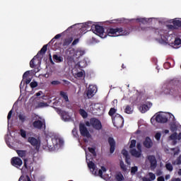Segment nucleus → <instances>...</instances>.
Listing matches in <instances>:
<instances>
[{
  "label": "nucleus",
  "instance_id": "obj_1",
  "mask_svg": "<svg viewBox=\"0 0 181 181\" xmlns=\"http://www.w3.org/2000/svg\"><path fill=\"white\" fill-rule=\"evenodd\" d=\"M33 165L34 163L31 160L28 158H25L23 160V165L21 168L23 176H29V175H32V172H33L34 169Z\"/></svg>",
  "mask_w": 181,
  "mask_h": 181
},
{
  "label": "nucleus",
  "instance_id": "obj_2",
  "mask_svg": "<svg viewBox=\"0 0 181 181\" xmlns=\"http://www.w3.org/2000/svg\"><path fill=\"white\" fill-rule=\"evenodd\" d=\"M169 37H168V35H161L160 43L162 45H169V46H172L174 49H179V46L181 45L180 38H175L174 42H170Z\"/></svg>",
  "mask_w": 181,
  "mask_h": 181
},
{
  "label": "nucleus",
  "instance_id": "obj_3",
  "mask_svg": "<svg viewBox=\"0 0 181 181\" xmlns=\"http://www.w3.org/2000/svg\"><path fill=\"white\" fill-rule=\"evenodd\" d=\"M108 36H112L114 37L117 36H127L129 33V31L122 29V28H108L107 30Z\"/></svg>",
  "mask_w": 181,
  "mask_h": 181
},
{
  "label": "nucleus",
  "instance_id": "obj_4",
  "mask_svg": "<svg viewBox=\"0 0 181 181\" xmlns=\"http://www.w3.org/2000/svg\"><path fill=\"white\" fill-rule=\"evenodd\" d=\"M112 121L116 128H122L124 127V117L119 114H116L112 117Z\"/></svg>",
  "mask_w": 181,
  "mask_h": 181
},
{
  "label": "nucleus",
  "instance_id": "obj_5",
  "mask_svg": "<svg viewBox=\"0 0 181 181\" xmlns=\"http://www.w3.org/2000/svg\"><path fill=\"white\" fill-rule=\"evenodd\" d=\"M90 30L95 33V35H98L100 37L104 36V27L96 25L91 27Z\"/></svg>",
  "mask_w": 181,
  "mask_h": 181
},
{
  "label": "nucleus",
  "instance_id": "obj_6",
  "mask_svg": "<svg viewBox=\"0 0 181 181\" xmlns=\"http://www.w3.org/2000/svg\"><path fill=\"white\" fill-rule=\"evenodd\" d=\"M90 125L93 127V128H94V129H96L97 131H100V129L103 128L101 122L95 117L90 118Z\"/></svg>",
  "mask_w": 181,
  "mask_h": 181
},
{
  "label": "nucleus",
  "instance_id": "obj_7",
  "mask_svg": "<svg viewBox=\"0 0 181 181\" xmlns=\"http://www.w3.org/2000/svg\"><path fill=\"white\" fill-rule=\"evenodd\" d=\"M11 163L12 166L16 168V169H21L22 165H23V161L19 157H13L11 159Z\"/></svg>",
  "mask_w": 181,
  "mask_h": 181
},
{
  "label": "nucleus",
  "instance_id": "obj_8",
  "mask_svg": "<svg viewBox=\"0 0 181 181\" xmlns=\"http://www.w3.org/2000/svg\"><path fill=\"white\" fill-rule=\"evenodd\" d=\"M79 132L82 136H86V138H90L91 135L90 134V132L87 129L86 124L83 123L79 124Z\"/></svg>",
  "mask_w": 181,
  "mask_h": 181
},
{
  "label": "nucleus",
  "instance_id": "obj_9",
  "mask_svg": "<svg viewBox=\"0 0 181 181\" xmlns=\"http://www.w3.org/2000/svg\"><path fill=\"white\" fill-rule=\"evenodd\" d=\"M55 111H57V114L61 115L62 119L64 121H70V115H69V112L62 110L61 109H59L57 107H55Z\"/></svg>",
  "mask_w": 181,
  "mask_h": 181
},
{
  "label": "nucleus",
  "instance_id": "obj_10",
  "mask_svg": "<svg viewBox=\"0 0 181 181\" xmlns=\"http://www.w3.org/2000/svg\"><path fill=\"white\" fill-rule=\"evenodd\" d=\"M155 119L156 122H158L159 124H166V122L168 121V116L163 113L158 114L156 116Z\"/></svg>",
  "mask_w": 181,
  "mask_h": 181
},
{
  "label": "nucleus",
  "instance_id": "obj_11",
  "mask_svg": "<svg viewBox=\"0 0 181 181\" xmlns=\"http://www.w3.org/2000/svg\"><path fill=\"white\" fill-rule=\"evenodd\" d=\"M28 142H29L32 146H35L37 150H39V148H40V141L35 137H28Z\"/></svg>",
  "mask_w": 181,
  "mask_h": 181
},
{
  "label": "nucleus",
  "instance_id": "obj_12",
  "mask_svg": "<svg viewBox=\"0 0 181 181\" xmlns=\"http://www.w3.org/2000/svg\"><path fill=\"white\" fill-rule=\"evenodd\" d=\"M179 86L177 85L173 86L170 90H165V94L170 95H177L179 94Z\"/></svg>",
  "mask_w": 181,
  "mask_h": 181
},
{
  "label": "nucleus",
  "instance_id": "obj_13",
  "mask_svg": "<svg viewBox=\"0 0 181 181\" xmlns=\"http://www.w3.org/2000/svg\"><path fill=\"white\" fill-rule=\"evenodd\" d=\"M97 93V86L90 85L87 91V97L91 98L94 96V93Z\"/></svg>",
  "mask_w": 181,
  "mask_h": 181
},
{
  "label": "nucleus",
  "instance_id": "obj_14",
  "mask_svg": "<svg viewBox=\"0 0 181 181\" xmlns=\"http://www.w3.org/2000/svg\"><path fill=\"white\" fill-rule=\"evenodd\" d=\"M107 142L110 146V153H112L113 152L115 151V145H116L115 140L114 139L113 137L110 136L107 138Z\"/></svg>",
  "mask_w": 181,
  "mask_h": 181
},
{
  "label": "nucleus",
  "instance_id": "obj_15",
  "mask_svg": "<svg viewBox=\"0 0 181 181\" xmlns=\"http://www.w3.org/2000/svg\"><path fill=\"white\" fill-rule=\"evenodd\" d=\"M148 160L150 162L151 169H156V166H158V161L156 160L155 156H148Z\"/></svg>",
  "mask_w": 181,
  "mask_h": 181
},
{
  "label": "nucleus",
  "instance_id": "obj_16",
  "mask_svg": "<svg viewBox=\"0 0 181 181\" xmlns=\"http://www.w3.org/2000/svg\"><path fill=\"white\" fill-rule=\"evenodd\" d=\"M143 145L144 148H146L147 149H151V148L153 146V142H152V139H151L149 136H147L143 142Z\"/></svg>",
  "mask_w": 181,
  "mask_h": 181
},
{
  "label": "nucleus",
  "instance_id": "obj_17",
  "mask_svg": "<svg viewBox=\"0 0 181 181\" xmlns=\"http://www.w3.org/2000/svg\"><path fill=\"white\" fill-rule=\"evenodd\" d=\"M152 107V103L151 102H147L146 104L142 105L140 107L139 110L142 114H145L146 111H148L149 108Z\"/></svg>",
  "mask_w": 181,
  "mask_h": 181
},
{
  "label": "nucleus",
  "instance_id": "obj_18",
  "mask_svg": "<svg viewBox=\"0 0 181 181\" xmlns=\"http://www.w3.org/2000/svg\"><path fill=\"white\" fill-rule=\"evenodd\" d=\"M43 125H45V122H42V120L38 119L33 122V127L35 128V129H42Z\"/></svg>",
  "mask_w": 181,
  "mask_h": 181
},
{
  "label": "nucleus",
  "instance_id": "obj_19",
  "mask_svg": "<svg viewBox=\"0 0 181 181\" xmlns=\"http://www.w3.org/2000/svg\"><path fill=\"white\" fill-rule=\"evenodd\" d=\"M52 145L50 144V143L47 142V146L48 148V150L50 151H54V149H56V146H57V139H52Z\"/></svg>",
  "mask_w": 181,
  "mask_h": 181
},
{
  "label": "nucleus",
  "instance_id": "obj_20",
  "mask_svg": "<svg viewBox=\"0 0 181 181\" xmlns=\"http://www.w3.org/2000/svg\"><path fill=\"white\" fill-rule=\"evenodd\" d=\"M92 26H95L93 25V23L91 22H87L83 24L82 28H81V33H86L87 32V29L89 28H91Z\"/></svg>",
  "mask_w": 181,
  "mask_h": 181
},
{
  "label": "nucleus",
  "instance_id": "obj_21",
  "mask_svg": "<svg viewBox=\"0 0 181 181\" xmlns=\"http://www.w3.org/2000/svg\"><path fill=\"white\" fill-rule=\"evenodd\" d=\"M129 153H131V156L134 158H141V155L142 153L141 151H139V150L136 151L135 148L130 149Z\"/></svg>",
  "mask_w": 181,
  "mask_h": 181
},
{
  "label": "nucleus",
  "instance_id": "obj_22",
  "mask_svg": "<svg viewBox=\"0 0 181 181\" xmlns=\"http://www.w3.org/2000/svg\"><path fill=\"white\" fill-rule=\"evenodd\" d=\"M47 51V45H45L42 49L38 52V53L35 55V57H40V59L42 57L43 54L46 53Z\"/></svg>",
  "mask_w": 181,
  "mask_h": 181
},
{
  "label": "nucleus",
  "instance_id": "obj_23",
  "mask_svg": "<svg viewBox=\"0 0 181 181\" xmlns=\"http://www.w3.org/2000/svg\"><path fill=\"white\" fill-rule=\"evenodd\" d=\"M16 153L19 156V158H21V159H26V155H28V151L25 150H17Z\"/></svg>",
  "mask_w": 181,
  "mask_h": 181
},
{
  "label": "nucleus",
  "instance_id": "obj_24",
  "mask_svg": "<svg viewBox=\"0 0 181 181\" xmlns=\"http://www.w3.org/2000/svg\"><path fill=\"white\" fill-rule=\"evenodd\" d=\"M71 42H73L72 37L64 39L63 45H62L63 47L66 49V47H69V46H70V45H71Z\"/></svg>",
  "mask_w": 181,
  "mask_h": 181
},
{
  "label": "nucleus",
  "instance_id": "obj_25",
  "mask_svg": "<svg viewBox=\"0 0 181 181\" xmlns=\"http://www.w3.org/2000/svg\"><path fill=\"white\" fill-rule=\"evenodd\" d=\"M40 57H36V56H35L31 61L30 62V67H31V69H35V66L36 64V62H37V63H39V62H40ZM35 60H36V62H35Z\"/></svg>",
  "mask_w": 181,
  "mask_h": 181
},
{
  "label": "nucleus",
  "instance_id": "obj_26",
  "mask_svg": "<svg viewBox=\"0 0 181 181\" xmlns=\"http://www.w3.org/2000/svg\"><path fill=\"white\" fill-rule=\"evenodd\" d=\"M60 97L64 100L65 103H69V95H67V92H64L63 90H61L59 93Z\"/></svg>",
  "mask_w": 181,
  "mask_h": 181
},
{
  "label": "nucleus",
  "instance_id": "obj_27",
  "mask_svg": "<svg viewBox=\"0 0 181 181\" xmlns=\"http://www.w3.org/2000/svg\"><path fill=\"white\" fill-rule=\"evenodd\" d=\"M88 167L93 170V175H97V170H95V163H94L93 161H89L88 163Z\"/></svg>",
  "mask_w": 181,
  "mask_h": 181
},
{
  "label": "nucleus",
  "instance_id": "obj_28",
  "mask_svg": "<svg viewBox=\"0 0 181 181\" xmlns=\"http://www.w3.org/2000/svg\"><path fill=\"white\" fill-rule=\"evenodd\" d=\"M172 164L174 166H180L181 165V154L175 160L172 162Z\"/></svg>",
  "mask_w": 181,
  "mask_h": 181
},
{
  "label": "nucleus",
  "instance_id": "obj_29",
  "mask_svg": "<svg viewBox=\"0 0 181 181\" xmlns=\"http://www.w3.org/2000/svg\"><path fill=\"white\" fill-rule=\"evenodd\" d=\"M52 57L54 61L56 63H62V62H63V57H62L61 56H58L57 54H54Z\"/></svg>",
  "mask_w": 181,
  "mask_h": 181
},
{
  "label": "nucleus",
  "instance_id": "obj_30",
  "mask_svg": "<svg viewBox=\"0 0 181 181\" xmlns=\"http://www.w3.org/2000/svg\"><path fill=\"white\" fill-rule=\"evenodd\" d=\"M134 111V109L132 108V107H131L130 105H126V107L124 109V112L126 114H132Z\"/></svg>",
  "mask_w": 181,
  "mask_h": 181
},
{
  "label": "nucleus",
  "instance_id": "obj_31",
  "mask_svg": "<svg viewBox=\"0 0 181 181\" xmlns=\"http://www.w3.org/2000/svg\"><path fill=\"white\" fill-rule=\"evenodd\" d=\"M78 66L81 69H84V67L87 66V62H86L85 59H83L78 63Z\"/></svg>",
  "mask_w": 181,
  "mask_h": 181
},
{
  "label": "nucleus",
  "instance_id": "obj_32",
  "mask_svg": "<svg viewBox=\"0 0 181 181\" xmlns=\"http://www.w3.org/2000/svg\"><path fill=\"white\" fill-rule=\"evenodd\" d=\"M173 25H175L176 28H181V21L177 20L176 18L173 20Z\"/></svg>",
  "mask_w": 181,
  "mask_h": 181
},
{
  "label": "nucleus",
  "instance_id": "obj_33",
  "mask_svg": "<svg viewBox=\"0 0 181 181\" xmlns=\"http://www.w3.org/2000/svg\"><path fill=\"white\" fill-rule=\"evenodd\" d=\"M79 114L83 117V118H87L88 117V114L87 112L84 110V109H80L79 110Z\"/></svg>",
  "mask_w": 181,
  "mask_h": 181
},
{
  "label": "nucleus",
  "instance_id": "obj_34",
  "mask_svg": "<svg viewBox=\"0 0 181 181\" xmlns=\"http://www.w3.org/2000/svg\"><path fill=\"white\" fill-rule=\"evenodd\" d=\"M136 99L133 101L134 104L136 105H139L141 104V95H136Z\"/></svg>",
  "mask_w": 181,
  "mask_h": 181
},
{
  "label": "nucleus",
  "instance_id": "obj_35",
  "mask_svg": "<svg viewBox=\"0 0 181 181\" xmlns=\"http://www.w3.org/2000/svg\"><path fill=\"white\" fill-rule=\"evenodd\" d=\"M115 112H117V109H115V107H111L108 112V115H110V117H112V118Z\"/></svg>",
  "mask_w": 181,
  "mask_h": 181
},
{
  "label": "nucleus",
  "instance_id": "obj_36",
  "mask_svg": "<svg viewBox=\"0 0 181 181\" xmlns=\"http://www.w3.org/2000/svg\"><path fill=\"white\" fill-rule=\"evenodd\" d=\"M170 151H173L174 156H176V155H179L180 153V149L179 148H170Z\"/></svg>",
  "mask_w": 181,
  "mask_h": 181
},
{
  "label": "nucleus",
  "instance_id": "obj_37",
  "mask_svg": "<svg viewBox=\"0 0 181 181\" xmlns=\"http://www.w3.org/2000/svg\"><path fill=\"white\" fill-rule=\"evenodd\" d=\"M88 151L92 153L93 156H97V153L95 152V148L93 147H88Z\"/></svg>",
  "mask_w": 181,
  "mask_h": 181
},
{
  "label": "nucleus",
  "instance_id": "obj_38",
  "mask_svg": "<svg viewBox=\"0 0 181 181\" xmlns=\"http://www.w3.org/2000/svg\"><path fill=\"white\" fill-rule=\"evenodd\" d=\"M115 179L117 181H122L124 180V175H122L121 173L117 174L115 175Z\"/></svg>",
  "mask_w": 181,
  "mask_h": 181
},
{
  "label": "nucleus",
  "instance_id": "obj_39",
  "mask_svg": "<svg viewBox=\"0 0 181 181\" xmlns=\"http://www.w3.org/2000/svg\"><path fill=\"white\" fill-rule=\"evenodd\" d=\"M18 118L21 122H25L26 121V116L23 114L20 113L18 115Z\"/></svg>",
  "mask_w": 181,
  "mask_h": 181
},
{
  "label": "nucleus",
  "instance_id": "obj_40",
  "mask_svg": "<svg viewBox=\"0 0 181 181\" xmlns=\"http://www.w3.org/2000/svg\"><path fill=\"white\" fill-rule=\"evenodd\" d=\"M120 168L123 172H127V165L124 163V161L120 160L119 162Z\"/></svg>",
  "mask_w": 181,
  "mask_h": 181
},
{
  "label": "nucleus",
  "instance_id": "obj_41",
  "mask_svg": "<svg viewBox=\"0 0 181 181\" xmlns=\"http://www.w3.org/2000/svg\"><path fill=\"white\" fill-rule=\"evenodd\" d=\"M135 146H136V140L133 139L130 142L129 148L130 149H134V148H135Z\"/></svg>",
  "mask_w": 181,
  "mask_h": 181
},
{
  "label": "nucleus",
  "instance_id": "obj_42",
  "mask_svg": "<svg viewBox=\"0 0 181 181\" xmlns=\"http://www.w3.org/2000/svg\"><path fill=\"white\" fill-rule=\"evenodd\" d=\"M170 139H171V141H176V139H177V133L175 132L173 134H172L170 136H169Z\"/></svg>",
  "mask_w": 181,
  "mask_h": 181
},
{
  "label": "nucleus",
  "instance_id": "obj_43",
  "mask_svg": "<svg viewBox=\"0 0 181 181\" xmlns=\"http://www.w3.org/2000/svg\"><path fill=\"white\" fill-rule=\"evenodd\" d=\"M136 21L140 23H143V25H146V23H148V20H146V18H137Z\"/></svg>",
  "mask_w": 181,
  "mask_h": 181
},
{
  "label": "nucleus",
  "instance_id": "obj_44",
  "mask_svg": "<svg viewBox=\"0 0 181 181\" xmlns=\"http://www.w3.org/2000/svg\"><path fill=\"white\" fill-rule=\"evenodd\" d=\"M165 168L167 170H169V172H172V170H173V165H172L170 163L165 164Z\"/></svg>",
  "mask_w": 181,
  "mask_h": 181
},
{
  "label": "nucleus",
  "instance_id": "obj_45",
  "mask_svg": "<svg viewBox=\"0 0 181 181\" xmlns=\"http://www.w3.org/2000/svg\"><path fill=\"white\" fill-rule=\"evenodd\" d=\"M72 135L74 138H78V133L77 132V129H76V128L73 129Z\"/></svg>",
  "mask_w": 181,
  "mask_h": 181
},
{
  "label": "nucleus",
  "instance_id": "obj_46",
  "mask_svg": "<svg viewBox=\"0 0 181 181\" xmlns=\"http://www.w3.org/2000/svg\"><path fill=\"white\" fill-rule=\"evenodd\" d=\"M138 172V167L134 166L131 168V175H135Z\"/></svg>",
  "mask_w": 181,
  "mask_h": 181
},
{
  "label": "nucleus",
  "instance_id": "obj_47",
  "mask_svg": "<svg viewBox=\"0 0 181 181\" xmlns=\"http://www.w3.org/2000/svg\"><path fill=\"white\" fill-rule=\"evenodd\" d=\"M151 27H139V30H142L143 32L151 30Z\"/></svg>",
  "mask_w": 181,
  "mask_h": 181
},
{
  "label": "nucleus",
  "instance_id": "obj_48",
  "mask_svg": "<svg viewBox=\"0 0 181 181\" xmlns=\"http://www.w3.org/2000/svg\"><path fill=\"white\" fill-rule=\"evenodd\" d=\"M85 73H86V72L84 71V70H83V71H81L78 72V73L76 74V77H78V78H81V77H83V76H84Z\"/></svg>",
  "mask_w": 181,
  "mask_h": 181
},
{
  "label": "nucleus",
  "instance_id": "obj_49",
  "mask_svg": "<svg viewBox=\"0 0 181 181\" xmlns=\"http://www.w3.org/2000/svg\"><path fill=\"white\" fill-rule=\"evenodd\" d=\"M148 176L151 181L155 180V179H156V176L155 175V174H153V173H149Z\"/></svg>",
  "mask_w": 181,
  "mask_h": 181
},
{
  "label": "nucleus",
  "instance_id": "obj_50",
  "mask_svg": "<svg viewBox=\"0 0 181 181\" xmlns=\"http://www.w3.org/2000/svg\"><path fill=\"white\" fill-rule=\"evenodd\" d=\"M170 129L172 132H175V131L177 130V127H176V124H171L170 127Z\"/></svg>",
  "mask_w": 181,
  "mask_h": 181
},
{
  "label": "nucleus",
  "instance_id": "obj_51",
  "mask_svg": "<svg viewBox=\"0 0 181 181\" xmlns=\"http://www.w3.org/2000/svg\"><path fill=\"white\" fill-rule=\"evenodd\" d=\"M173 83L177 86H181V83L179 81H171L169 83V86H170V84H173Z\"/></svg>",
  "mask_w": 181,
  "mask_h": 181
},
{
  "label": "nucleus",
  "instance_id": "obj_52",
  "mask_svg": "<svg viewBox=\"0 0 181 181\" xmlns=\"http://www.w3.org/2000/svg\"><path fill=\"white\" fill-rule=\"evenodd\" d=\"M38 107L40 108H43V107H47V103L44 102H40V103H38Z\"/></svg>",
  "mask_w": 181,
  "mask_h": 181
},
{
  "label": "nucleus",
  "instance_id": "obj_53",
  "mask_svg": "<svg viewBox=\"0 0 181 181\" xmlns=\"http://www.w3.org/2000/svg\"><path fill=\"white\" fill-rule=\"evenodd\" d=\"M52 86H59L60 84H62V82H60V81H52L51 82Z\"/></svg>",
  "mask_w": 181,
  "mask_h": 181
},
{
  "label": "nucleus",
  "instance_id": "obj_54",
  "mask_svg": "<svg viewBox=\"0 0 181 181\" xmlns=\"http://www.w3.org/2000/svg\"><path fill=\"white\" fill-rule=\"evenodd\" d=\"M62 37V34H57L54 36V37L49 42V43H53L54 42V39H60Z\"/></svg>",
  "mask_w": 181,
  "mask_h": 181
},
{
  "label": "nucleus",
  "instance_id": "obj_55",
  "mask_svg": "<svg viewBox=\"0 0 181 181\" xmlns=\"http://www.w3.org/2000/svg\"><path fill=\"white\" fill-rule=\"evenodd\" d=\"M30 86L31 88H36V87L37 86V83L36 81H33L30 83Z\"/></svg>",
  "mask_w": 181,
  "mask_h": 181
},
{
  "label": "nucleus",
  "instance_id": "obj_56",
  "mask_svg": "<svg viewBox=\"0 0 181 181\" xmlns=\"http://www.w3.org/2000/svg\"><path fill=\"white\" fill-rule=\"evenodd\" d=\"M163 67H164V69H165L166 70H168V69H170V62H165V63H164Z\"/></svg>",
  "mask_w": 181,
  "mask_h": 181
},
{
  "label": "nucleus",
  "instance_id": "obj_57",
  "mask_svg": "<svg viewBox=\"0 0 181 181\" xmlns=\"http://www.w3.org/2000/svg\"><path fill=\"white\" fill-rule=\"evenodd\" d=\"M20 132H21V135L22 138H26V131H25L23 129H21Z\"/></svg>",
  "mask_w": 181,
  "mask_h": 181
},
{
  "label": "nucleus",
  "instance_id": "obj_58",
  "mask_svg": "<svg viewBox=\"0 0 181 181\" xmlns=\"http://www.w3.org/2000/svg\"><path fill=\"white\" fill-rule=\"evenodd\" d=\"M168 29H170V30H175L177 29L176 28V25H175L174 24L173 25H168Z\"/></svg>",
  "mask_w": 181,
  "mask_h": 181
},
{
  "label": "nucleus",
  "instance_id": "obj_59",
  "mask_svg": "<svg viewBox=\"0 0 181 181\" xmlns=\"http://www.w3.org/2000/svg\"><path fill=\"white\" fill-rule=\"evenodd\" d=\"M29 74H30V71H25L23 75V78L25 79V78H28V77L29 76Z\"/></svg>",
  "mask_w": 181,
  "mask_h": 181
},
{
  "label": "nucleus",
  "instance_id": "obj_60",
  "mask_svg": "<svg viewBox=\"0 0 181 181\" xmlns=\"http://www.w3.org/2000/svg\"><path fill=\"white\" fill-rule=\"evenodd\" d=\"M122 155L125 157V158H128L129 156L128 155V151L125 149H123L122 151Z\"/></svg>",
  "mask_w": 181,
  "mask_h": 181
},
{
  "label": "nucleus",
  "instance_id": "obj_61",
  "mask_svg": "<svg viewBox=\"0 0 181 181\" xmlns=\"http://www.w3.org/2000/svg\"><path fill=\"white\" fill-rule=\"evenodd\" d=\"M160 136H162V134L160 133H156L155 135V138H156V141H160Z\"/></svg>",
  "mask_w": 181,
  "mask_h": 181
},
{
  "label": "nucleus",
  "instance_id": "obj_62",
  "mask_svg": "<svg viewBox=\"0 0 181 181\" xmlns=\"http://www.w3.org/2000/svg\"><path fill=\"white\" fill-rule=\"evenodd\" d=\"M78 42H80V39L76 38L75 39L72 43H71V46H76V45H77V43H78Z\"/></svg>",
  "mask_w": 181,
  "mask_h": 181
},
{
  "label": "nucleus",
  "instance_id": "obj_63",
  "mask_svg": "<svg viewBox=\"0 0 181 181\" xmlns=\"http://www.w3.org/2000/svg\"><path fill=\"white\" fill-rule=\"evenodd\" d=\"M136 148L138 149V151H139L140 152H142V145L141 144V143H138L136 144Z\"/></svg>",
  "mask_w": 181,
  "mask_h": 181
},
{
  "label": "nucleus",
  "instance_id": "obj_64",
  "mask_svg": "<svg viewBox=\"0 0 181 181\" xmlns=\"http://www.w3.org/2000/svg\"><path fill=\"white\" fill-rule=\"evenodd\" d=\"M12 112L13 111L12 110H10L8 114V116H7V119L8 121H9V119H11V118H12Z\"/></svg>",
  "mask_w": 181,
  "mask_h": 181
}]
</instances>
